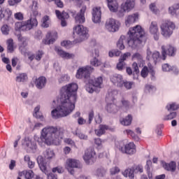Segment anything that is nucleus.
Listing matches in <instances>:
<instances>
[{
    "instance_id": "obj_1",
    "label": "nucleus",
    "mask_w": 179,
    "mask_h": 179,
    "mask_svg": "<svg viewBox=\"0 0 179 179\" xmlns=\"http://www.w3.org/2000/svg\"><path fill=\"white\" fill-rule=\"evenodd\" d=\"M78 84L71 83L64 86L60 90V98L59 101L60 104L56 108L52 110V118L57 120L69 115L75 110V103L78 99Z\"/></svg>"
},
{
    "instance_id": "obj_2",
    "label": "nucleus",
    "mask_w": 179,
    "mask_h": 179,
    "mask_svg": "<svg viewBox=\"0 0 179 179\" xmlns=\"http://www.w3.org/2000/svg\"><path fill=\"white\" fill-rule=\"evenodd\" d=\"M64 135V129L59 127L48 126L41 132V141L48 145H58Z\"/></svg>"
},
{
    "instance_id": "obj_3",
    "label": "nucleus",
    "mask_w": 179,
    "mask_h": 179,
    "mask_svg": "<svg viewBox=\"0 0 179 179\" xmlns=\"http://www.w3.org/2000/svg\"><path fill=\"white\" fill-rule=\"evenodd\" d=\"M127 44L131 48H136L143 41H146L145 38V30L141 25H136L130 28L129 31Z\"/></svg>"
},
{
    "instance_id": "obj_4",
    "label": "nucleus",
    "mask_w": 179,
    "mask_h": 179,
    "mask_svg": "<svg viewBox=\"0 0 179 179\" xmlns=\"http://www.w3.org/2000/svg\"><path fill=\"white\" fill-rule=\"evenodd\" d=\"M17 38L18 41L21 42L19 48L21 54L24 55V57H28L30 61H33L34 58H36V56L31 54V52L27 51V48H26V47H27V41H29V40L27 38L22 36L20 34L17 35Z\"/></svg>"
},
{
    "instance_id": "obj_5",
    "label": "nucleus",
    "mask_w": 179,
    "mask_h": 179,
    "mask_svg": "<svg viewBox=\"0 0 179 179\" xmlns=\"http://www.w3.org/2000/svg\"><path fill=\"white\" fill-rule=\"evenodd\" d=\"M94 87L101 89L103 87V77L99 76L96 78L88 80V83L86 85V90L88 93H93Z\"/></svg>"
},
{
    "instance_id": "obj_6",
    "label": "nucleus",
    "mask_w": 179,
    "mask_h": 179,
    "mask_svg": "<svg viewBox=\"0 0 179 179\" xmlns=\"http://www.w3.org/2000/svg\"><path fill=\"white\" fill-rule=\"evenodd\" d=\"M160 29L161 34L164 37L169 38L173 34V30L176 29V24L171 21H166L161 24Z\"/></svg>"
},
{
    "instance_id": "obj_7",
    "label": "nucleus",
    "mask_w": 179,
    "mask_h": 179,
    "mask_svg": "<svg viewBox=\"0 0 179 179\" xmlns=\"http://www.w3.org/2000/svg\"><path fill=\"white\" fill-rule=\"evenodd\" d=\"M93 71H94V69L90 66L80 67L77 71L76 78H77V79H86L89 80L90 73H92Z\"/></svg>"
},
{
    "instance_id": "obj_8",
    "label": "nucleus",
    "mask_w": 179,
    "mask_h": 179,
    "mask_svg": "<svg viewBox=\"0 0 179 179\" xmlns=\"http://www.w3.org/2000/svg\"><path fill=\"white\" fill-rule=\"evenodd\" d=\"M121 23L114 18H109L105 23V29L111 33H115L120 30Z\"/></svg>"
},
{
    "instance_id": "obj_9",
    "label": "nucleus",
    "mask_w": 179,
    "mask_h": 179,
    "mask_svg": "<svg viewBox=\"0 0 179 179\" xmlns=\"http://www.w3.org/2000/svg\"><path fill=\"white\" fill-rule=\"evenodd\" d=\"M73 33L78 35L80 37V41H83L89 37V30L87 28L85 27L83 25H77L73 28Z\"/></svg>"
},
{
    "instance_id": "obj_10",
    "label": "nucleus",
    "mask_w": 179,
    "mask_h": 179,
    "mask_svg": "<svg viewBox=\"0 0 179 179\" xmlns=\"http://www.w3.org/2000/svg\"><path fill=\"white\" fill-rule=\"evenodd\" d=\"M135 7V0H127L124 3L122 4L121 8L117 10V16L122 17L127 10H131Z\"/></svg>"
},
{
    "instance_id": "obj_11",
    "label": "nucleus",
    "mask_w": 179,
    "mask_h": 179,
    "mask_svg": "<svg viewBox=\"0 0 179 179\" xmlns=\"http://www.w3.org/2000/svg\"><path fill=\"white\" fill-rule=\"evenodd\" d=\"M66 169L70 174H75V170L73 169H80V162L76 159H69L66 162Z\"/></svg>"
},
{
    "instance_id": "obj_12",
    "label": "nucleus",
    "mask_w": 179,
    "mask_h": 179,
    "mask_svg": "<svg viewBox=\"0 0 179 179\" xmlns=\"http://www.w3.org/2000/svg\"><path fill=\"white\" fill-rule=\"evenodd\" d=\"M177 52V49L172 46L171 45H169L167 46H162V59L164 61L166 57L168 55L169 57H174L176 55V52Z\"/></svg>"
},
{
    "instance_id": "obj_13",
    "label": "nucleus",
    "mask_w": 179,
    "mask_h": 179,
    "mask_svg": "<svg viewBox=\"0 0 179 179\" xmlns=\"http://www.w3.org/2000/svg\"><path fill=\"white\" fill-rule=\"evenodd\" d=\"M149 33L153 36L154 39L157 41L159 40V36H160V32L159 31V25L156 21L151 22L149 28Z\"/></svg>"
},
{
    "instance_id": "obj_14",
    "label": "nucleus",
    "mask_w": 179,
    "mask_h": 179,
    "mask_svg": "<svg viewBox=\"0 0 179 179\" xmlns=\"http://www.w3.org/2000/svg\"><path fill=\"white\" fill-rule=\"evenodd\" d=\"M37 24H38V22L36 18H31L26 21H22V31H29L33 27H36Z\"/></svg>"
},
{
    "instance_id": "obj_15",
    "label": "nucleus",
    "mask_w": 179,
    "mask_h": 179,
    "mask_svg": "<svg viewBox=\"0 0 179 179\" xmlns=\"http://www.w3.org/2000/svg\"><path fill=\"white\" fill-rule=\"evenodd\" d=\"M120 150L122 153H124L125 155H134V153H136V146L135 143L130 142L124 147H121Z\"/></svg>"
},
{
    "instance_id": "obj_16",
    "label": "nucleus",
    "mask_w": 179,
    "mask_h": 179,
    "mask_svg": "<svg viewBox=\"0 0 179 179\" xmlns=\"http://www.w3.org/2000/svg\"><path fill=\"white\" fill-rule=\"evenodd\" d=\"M94 157H96V152L94 151V148H87L85 150V155L83 156V159L85 163H87V164H89L90 162H93V159H94Z\"/></svg>"
},
{
    "instance_id": "obj_17",
    "label": "nucleus",
    "mask_w": 179,
    "mask_h": 179,
    "mask_svg": "<svg viewBox=\"0 0 179 179\" xmlns=\"http://www.w3.org/2000/svg\"><path fill=\"white\" fill-rule=\"evenodd\" d=\"M160 58L163 59V55H162V57H160V52L157 51L152 52L150 49L147 50V59L148 60L152 59L155 64H157V62L160 61Z\"/></svg>"
},
{
    "instance_id": "obj_18",
    "label": "nucleus",
    "mask_w": 179,
    "mask_h": 179,
    "mask_svg": "<svg viewBox=\"0 0 179 179\" xmlns=\"http://www.w3.org/2000/svg\"><path fill=\"white\" fill-rule=\"evenodd\" d=\"M58 38V33L55 31H48L46 34V38L43 41L44 44H53L55 40Z\"/></svg>"
},
{
    "instance_id": "obj_19",
    "label": "nucleus",
    "mask_w": 179,
    "mask_h": 179,
    "mask_svg": "<svg viewBox=\"0 0 179 179\" xmlns=\"http://www.w3.org/2000/svg\"><path fill=\"white\" fill-rule=\"evenodd\" d=\"M110 81L115 86H117V87H122L124 86V78L120 74H114L110 77Z\"/></svg>"
},
{
    "instance_id": "obj_20",
    "label": "nucleus",
    "mask_w": 179,
    "mask_h": 179,
    "mask_svg": "<svg viewBox=\"0 0 179 179\" xmlns=\"http://www.w3.org/2000/svg\"><path fill=\"white\" fill-rule=\"evenodd\" d=\"M92 20L94 23H100L101 21V9L100 7H95L93 8Z\"/></svg>"
},
{
    "instance_id": "obj_21",
    "label": "nucleus",
    "mask_w": 179,
    "mask_h": 179,
    "mask_svg": "<svg viewBox=\"0 0 179 179\" xmlns=\"http://www.w3.org/2000/svg\"><path fill=\"white\" fill-rule=\"evenodd\" d=\"M99 55L100 52L99 51V50L95 49L94 52H92V57H94L90 61V64L92 65V66H100V65H101V61L97 59Z\"/></svg>"
},
{
    "instance_id": "obj_22",
    "label": "nucleus",
    "mask_w": 179,
    "mask_h": 179,
    "mask_svg": "<svg viewBox=\"0 0 179 179\" xmlns=\"http://www.w3.org/2000/svg\"><path fill=\"white\" fill-rule=\"evenodd\" d=\"M55 13L57 15V17H58L60 20H62L61 24L62 27H65L66 26V21H65V19H68L69 17V15L67 13L62 12L56 10Z\"/></svg>"
},
{
    "instance_id": "obj_23",
    "label": "nucleus",
    "mask_w": 179,
    "mask_h": 179,
    "mask_svg": "<svg viewBox=\"0 0 179 179\" xmlns=\"http://www.w3.org/2000/svg\"><path fill=\"white\" fill-rule=\"evenodd\" d=\"M86 12V6H83L79 13L75 16L76 23H85V13Z\"/></svg>"
},
{
    "instance_id": "obj_24",
    "label": "nucleus",
    "mask_w": 179,
    "mask_h": 179,
    "mask_svg": "<svg viewBox=\"0 0 179 179\" xmlns=\"http://www.w3.org/2000/svg\"><path fill=\"white\" fill-rule=\"evenodd\" d=\"M55 51L57 54L64 59H71V58H73V57H75L73 54H69V52L62 50L60 48H55Z\"/></svg>"
},
{
    "instance_id": "obj_25",
    "label": "nucleus",
    "mask_w": 179,
    "mask_h": 179,
    "mask_svg": "<svg viewBox=\"0 0 179 179\" xmlns=\"http://www.w3.org/2000/svg\"><path fill=\"white\" fill-rule=\"evenodd\" d=\"M110 129V127L106 124H100L98 129H95V134L96 136H101L104 135L106 131Z\"/></svg>"
},
{
    "instance_id": "obj_26",
    "label": "nucleus",
    "mask_w": 179,
    "mask_h": 179,
    "mask_svg": "<svg viewBox=\"0 0 179 179\" xmlns=\"http://www.w3.org/2000/svg\"><path fill=\"white\" fill-rule=\"evenodd\" d=\"M138 18L139 16L136 13L128 15L125 20L126 26L129 27V25L132 24V23H135Z\"/></svg>"
},
{
    "instance_id": "obj_27",
    "label": "nucleus",
    "mask_w": 179,
    "mask_h": 179,
    "mask_svg": "<svg viewBox=\"0 0 179 179\" xmlns=\"http://www.w3.org/2000/svg\"><path fill=\"white\" fill-rule=\"evenodd\" d=\"M163 167L167 171H171V173H174L177 169V164L174 162H171L170 163L167 164L164 162L163 164Z\"/></svg>"
},
{
    "instance_id": "obj_28",
    "label": "nucleus",
    "mask_w": 179,
    "mask_h": 179,
    "mask_svg": "<svg viewBox=\"0 0 179 179\" xmlns=\"http://www.w3.org/2000/svg\"><path fill=\"white\" fill-rule=\"evenodd\" d=\"M39 167H40L41 171H43V173H45V174H47L48 179H58L57 178V175H55L52 173H48V171H47V166H45V164H43V163L40 164Z\"/></svg>"
},
{
    "instance_id": "obj_29",
    "label": "nucleus",
    "mask_w": 179,
    "mask_h": 179,
    "mask_svg": "<svg viewBox=\"0 0 179 179\" xmlns=\"http://www.w3.org/2000/svg\"><path fill=\"white\" fill-rule=\"evenodd\" d=\"M169 12L172 16H178L179 15V3H174L169 8Z\"/></svg>"
},
{
    "instance_id": "obj_30",
    "label": "nucleus",
    "mask_w": 179,
    "mask_h": 179,
    "mask_svg": "<svg viewBox=\"0 0 179 179\" xmlns=\"http://www.w3.org/2000/svg\"><path fill=\"white\" fill-rule=\"evenodd\" d=\"M108 7L110 12H117L118 9V2L117 0H107Z\"/></svg>"
},
{
    "instance_id": "obj_31",
    "label": "nucleus",
    "mask_w": 179,
    "mask_h": 179,
    "mask_svg": "<svg viewBox=\"0 0 179 179\" xmlns=\"http://www.w3.org/2000/svg\"><path fill=\"white\" fill-rule=\"evenodd\" d=\"M45 83H47V79L45 77L41 76L36 79L35 85L38 89H43L45 86Z\"/></svg>"
},
{
    "instance_id": "obj_32",
    "label": "nucleus",
    "mask_w": 179,
    "mask_h": 179,
    "mask_svg": "<svg viewBox=\"0 0 179 179\" xmlns=\"http://www.w3.org/2000/svg\"><path fill=\"white\" fill-rule=\"evenodd\" d=\"M106 110L108 113H110L111 114H115V113H118L120 107L113 103H110L107 104Z\"/></svg>"
},
{
    "instance_id": "obj_33",
    "label": "nucleus",
    "mask_w": 179,
    "mask_h": 179,
    "mask_svg": "<svg viewBox=\"0 0 179 179\" xmlns=\"http://www.w3.org/2000/svg\"><path fill=\"white\" fill-rule=\"evenodd\" d=\"M24 143L26 146L29 148V149H31V150H36V149H37V145L36 144V143L31 141V139H30V138L25 137Z\"/></svg>"
},
{
    "instance_id": "obj_34",
    "label": "nucleus",
    "mask_w": 179,
    "mask_h": 179,
    "mask_svg": "<svg viewBox=\"0 0 179 179\" xmlns=\"http://www.w3.org/2000/svg\"><path fill=\"white\" fill-rule=\"evenodd\" d=\"M27 79H28L27 74L25 73H21L17 75L15 78V81L17 83H24V82H26Z\"/></svg>"
},
{
    "instance_id": "obj_35",
    "label": "nucleus",
    "mask_w": 179,
    "mask_h": 179,
    "mask_svg": "<svg viewBox=\"0 0 179 179\" xmlns=\"http://www.w3.org/2000/svg\"><path fill=\"white\" fill-rule=\"evenodd\" d=\"M34 117L38 120H40L41 121H44V116L43 114L40 113V106H38L34 108Z\"/></svg>"
},
{
    "instance_id": "obj_36",
    "label": "nucleus",
    "mask_w": 179,
    "mask_h": 179,
    "mask_svg": "<svg viewBox=\"0 0 179 179\" xmlns=\"http://www.w3.org/2000/svg\"><path fill=\"white\" fill-rule=\"evenodd\" d=\"M132 122V116L131 115H128L127 117L123 119H120V124L122 125H124L125 127H128V125H131Z\"/></svg>"
},
{
    "instance_id": "obj_37",
    "label": "nucleus",
    "mask_w": 179,
    "mask_h": 179,
    "mask_svg": "<svg viewBox=\"0 0 179 179\" xmlns=\"http://www.w3.org/2000/svg\"><path fill=\"white\" fill-rule=\"evenodd\" d=\"M118 94V92L117 90H113L108 93L106 96V101L108 103L109 101H114L115 100V96Z\"/></svg>"
},
{
    "instance_id": "obj_38",
    "label": "nucleus",
    "mask_w": 179,
    "mask_h": 179,
    "mask_svg": "<svg viewBox=\"0 0 179 179\" xmlns=\"http://www.w3.org/2000/svg\"><path fill=\"white\" fill-rule=\"evenodd\" d=\"M132 61H137L142 64L143 62V57L139 52L134 53L131 57Z\"/></svg>"
},
{
    "instance_id": "obj_39",
    "label": "nucleus",
    "mask_w": 179,
    "mask_h": 179,
    "mask_svg": "<svg viewBox=\"0 0 179 179\" xmlns=\"http://www.w3.org/2000/svg\"><path fill=\"white\" fill-rule=\"evenodd\" d=\"M7 50L8 52H13L15 51V46L13 43V39L10 38L7 40Z\"/></svg>"
},
{
    "instance_id": "obj_40",
    "label": "nucleus",
    "mask_w": 179,
    "mask_h": 179,
    "mask_svg": "<svg viewBox=\"0 0 179 179\" xmlns=\"http://www.w3.org/2000/svg\"><path fill=\"white\" fill-rule=\"evenodd\" d=\"M122 175L124 177H129L130 179H133L134 177H135V175L134 174V170L131 169H126L124 172H122Z\"/></svg>"
},
{
    "instance_id": "obj_41",
    "label": "nucleus",
    "mask_w": 179,
    "mask_h": 179,
    "mask_svg": "<svg viewBox=\"0 0 179 179\" xmlns=\"http://www.w3.org/2000/svg\"><path fill=\"white\" fill-rule=\"evenodd\" d=\"M124 41H125V36L122 35L117 43V48H119V50H124L125 48Z\"/></svg>"
},
{
    "instance_id": "obj_42",
    "label": "nucleus",
    "mask_w": 179,
    "mask_h": 179,
    "mask_svg": "<svg viewBox=\"0 0 179 179\" xmlns=\"http://www.w3.org/2000/svg\"><path fill=\"white\" fill-rule=\"evenodd\" d=\"M43 155L45 159H52L55 156V154L54 153V150L48 149L45 151Z\"/></svg>"
},
{
    "instance_id": "obj_43",
    "label": "nucleus",
    "mask_w": 179,
    "mask_h": 179,
    "mask_svg": "<svg viewBox=\"0 0 179 179\" xmlns=\"http://www.w3.org/2000/svg\"><path fill=\"white\" fill-rule=\"evenodd\" d=\"M38 3L36 1H34L32 2V6H31V10L32 13L34 16H37L38 15Z\"/></svg>"
},
{
    "instance_id": "obj_44",
    "label": "nucleus",
    "mask_w": 179,
    "mask_h": 179,
    "mask_svg": "<svg viewBox=\"0 0 179 179\" xmlns=\"http://www.w3.org/2000/svg\"><path fill=\"white\" fill-rule=\"evenodd\" d=\"M124 132H126L127 135H128V136H131V138H132V139H134V141H136L137 142L138 141H139V137L136 136L135 134V132L132 131V130L127 129L125 130Z\"/></svg>"
},
{
    "instance_id": "obj_45",
    "label": "nucleus",
    "mask_w": 179,
    "mask_h": 179,
    "mask_svg": "<svg viewBox=\"0 0 179 179\" xmlns=\"http://www.w3.org/2000/svg\"><path fill=\"white\" fill-rule=\"evenodd\" d=\"M178 104L176 103H169L166 106V110H168V111H176V110H178Z\"/></svg>"
},
{
    "instance_id": "obj_46",
    "label": "nucleus",
    "mask_w": 179,
    "mask_h": 179,
    "mask_svg": "<svg viewBox=\"0 0 179 179\" xmlns=\"http://www.w3.org/2000/svg\"><path fill=\"white\" fill-rule=\"evenodd\" d=\"M1 30L2 34H3L4 36H8V34H9V31H10V27L8 26V24H3L1 27Z\"/></svg>"
},
{
    "instance_id": "obj_47",
    "label": "nucleus",
    "mask_w": 179,
    "mask_h": 179,
    "mask_svg": "<svg viewBox=\"0 0 179 179\" xmlns=\"http://www.w3.org/2000/svg\"><path fill=\"white\" fill-rule=\"evenodd\" d=\"M162 71L164 72H170L171 71H177L176 67H171L169 64H165L162 66Z\"/></svg>"
},
{
    "instance_id": "obj_48",
    "label": "nucleus",
    "mask_w": 179,
    "mask_h": 179,
    "mask_svg": "<svg viewBox=\"0 0 179 179\" xmlns=\"http://www.w3.org/2000/svg\"><path fill=\"white\" fill-rule=\"evenodd\" d=\"M48 20H50V17L45 15L42 19V27L47 28L50 26L48 24Z\"/></svg>"
},
{
    "instance_id": "obj_49",
    "label": "nucleus",
    "mask_w": 179,
    "mask_h": 179,
    "mask_svg": "<svg viewBox=\"0 0 179 179\" xmlns=\"http://www.w3.org/2000/svg\"><path fill=\"white\" fill-rule=\"evenodd\" d=\"M126 65L127 64H125V62H122V60H119V62L117 64V69L118 71H122L125 69Z\"/></svg>"
},
{
    "instance_id": "obj_50",
    "label": "nucleus",
    "mask_w": 179,
    "mask_h": 179,
    "mask_svg": "<svg viewBox=\"0 0 179 179\" xmlns=\"http://www.w3.org/2000/svg\"><path fill=\"white\" fill-rule=\"evenodd\" d=\"M150 9L152 13H155V15H157L159 13V9H157V7L156 6V3H152L150 5Z\"/></svg>"
},
{
    "instance_id": "obj_51",
    "label": "nucleus",
    "mask_w": 179,
    "mask_h": 179,
    "mask_svg": "<svg viewBox=\"0 0 179 179\" xmlns=\"http://www.w3.org/2000/svg\"><path fill=\"white\" fill-rule=\"evenodd\" d=\"M134 85V82H129V81H123V86L127 89V90H129V89H132V86Z\"/></svg>"
},
{
    "instance_id": "obj_52",
    "label": "nucleus",
    "mask_w": 179,
    "mask_h": 179,
    "mask_svg": "<svg viewBox=\"0 0 179 179\" xmlns=\"http://www.w3.org/2000/svg\"><path fill=\"white\" fill-rule=\"evenodd\" d=\"M34 177V172L31 170L25 171V178L26 179H31Z\"/></svg>"
},
{
    "instance_id": "obj_53",
    "label": "nucleus",
    "mask_w": 179,
    "mask_h": 179,
    "mask_svg": "<svg viewBox=\"0 0 179 179\" xmlns=\"http://www.w3.org/2000/svg\"><path fill=\"white\" fill-rule=\"evenodd\" d=\"M15 30L17 31H23V22H17L15 23Z\"/></svg>"
},
{
    "instance_id": "obj_54",
    "label": "nucleus",
    "mask_w": 179,
    "mask_h": 179,
    "mask_svg": "<svg viewBox=\"0 0 179 179\" xmlns=\"http://www.w3.org/2000/svg\"><path fill=\"white\" fill-rule=\"evenodd\" d=\"M149 73V69L147 66H144L141 71V75L142 78H146Z\"/></svg>"
},
{
    "instance_id": "obj_55",
    "label": "nucleus",
    "mask_w": 179,
    "mask_h": 179,
    "mask_svg": "<svg viewBox=\"0 0 179 179\" xmlns=\"http://www.w3.org/2000/svg\"><path fill=\"white\" fill-rule=\"evenodd\" d=\"M52 173H59V174H62L64 173V168L61 166H57L52 169Z\"/></svg>"
},
{
    "instance_id": "obj_56",
    "label": "nucleus",
    "mask_w": 179,
    "mask_h": 179,
    "mask_svg": "<svg viewBox=\"0 0 179 179\" xmlns=\"http://www.w3.org/2000/svg\"><path fill=\"white\" fill-rule=\"evenodd\" d=\"M177 117V113L172 112L169 115L165 116L164 120H173Z\"/></svg>"
},
{
    "instance_id": "obj_57",
    "label": "nucleus",
    "mask_w": 179,
    "mask_h": 179,
    "mask_svg": "<svg viewBox=\"0 0 179 179\" xmlns=\"http://www.w3.org/2000/svg\"><path fill=\"white\" fill-rule=\"evenodd\" d=\"M106 174V170L104 169L100 168L96 170V176L98 177H103Z\"/></svg>"
},
{
    "instance_id": "obj_58",
    "label": "nucleus",
    "mask_w": 179,
    "mask_h": 179,
    "mask_svg": "<svg viewBox=\"0 0 179 179\" xmlns=\"http://www.w3.org/2000/svg\"><path fill=\"white\" fill-rule=\"evenodd\" d=\"M129 57H131V52H126L122 56L120 57V59L119 60L124 62V61H127V59H128Z\"/></svg>"
},
{
    "instance_id": "obj_59",
    "label": "nucleus",
    "mask_w": 179,
    "mask_h": 179,
    "mask_svg": "<svg viewBox=\"0 0 179 179\" xmlns=\"http://www.w3.org/2000/svg\"><path fill=\"white\" fill-rule=\"evenodd\" d=\"M43 55H44V52L43 51L38 50L35 56V59L36 61H40L41 58H43Z\"/></svg>"
},
{
    "instance_id": "obj_60",
    "label": "nucleus",
    "mask_w": 179,
    "mask_h": 179,
    "mask_svg": "<svg viewBox=\"0 0 179 179\" xmlns=\"http://www.w3.org/2000/svg\"><path fill=\"white\" fill-rule=\"evenodd\" d=\"M145 90L149 92V93H153V92H156V87L148 85L145 86Z\"/></svg>"
},
{
    "instance_id": "obj_61",
    "label": "nucleus",
    "mask_w": 179,
    "mask_h": 179,
    "mask_svg": "<svg viewBox=\"0 0 179 179\" xmlns=\"http://www.w3.org/2000/svg\"><path fill=\"white\" fill-rule=\"evenodd\" d=\"M110 171L112 176H115V174H118V173H120V168L115 166L111 168Z\"/></svg>"
},
{
    "instance_id": "obj_62",
    "label": "nucleus",
    "mask_w": 179,
    "mask_h": 179,
    "mask_svg": "<svg viewBox=\"0 0 179 179\" xmlns=\"http://www.w3.org/2000/svg\"><path fill=\"white\" fill-rule=\"evenodd\" d=\"M14 17L17 20H23V13H15Z\"/></svg>"
},
{
    "instance_id": "obj_63",
    "label": "nucleus",
    "mask_w": 179,
    "mask_h": 179,
    "mask_svg": "<svg viewBox=\"0 0 179 179\" xmlns=\"http://www.w3.org/2000/svg\"><path fill=\"white\" fill-rule=\"evenodd\" d=\"M76 135L80 139L87 141V136L84 134L83 133H76Z\"/></svg>"
},
{
    "instance_id": "obj_64",
    "label": "nucleus",
    "mask_w": 179,
    "mask_h": 179,
    "mask_svg": "<svg viewBox=\"0 0 179 179\" xmlns=\"http://www.w3.org/2000/svg\"><path fill=\"white\" fill-rule=\"evenodd\" d=\"M121 103L123 107H129V101H127V99L122 98L121 100Z\"/></svg>"
}]
</instances>
